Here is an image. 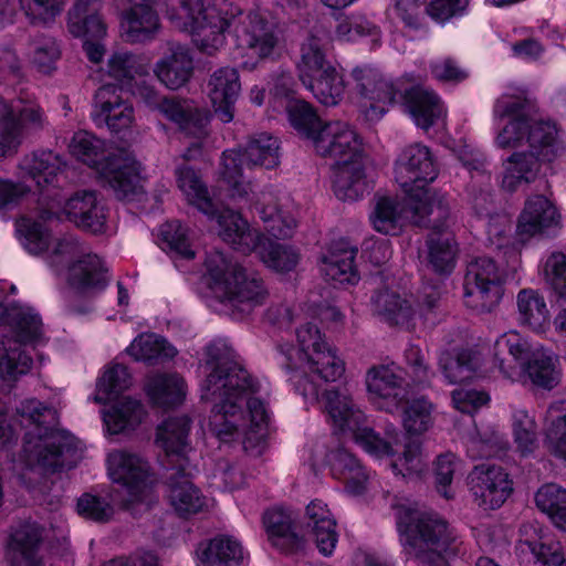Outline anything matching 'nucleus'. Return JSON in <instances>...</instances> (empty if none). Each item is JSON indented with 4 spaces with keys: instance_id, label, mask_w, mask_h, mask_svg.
Wrapping results in <instances>:
<instances>
[{
    "instance_id": "393cba45",
    "label": "nucleus",
    "mask_w": 566,
    "mask_h": 566,
    "mask_svg": "<svg viewBox=\"0 0 566 566\" xmlns=\"http://www.w3.org/2000/svg\"><path fill=\"white\" fill-rule=\"evenodd\" d=\"M207 91L219 119L230 123L234 117V104L241 92L238 71L229 66L216 70L209 77Z\"/></svg>"
},
{
    "instance_id": "864d4df0",
    "label": "nucleus",
    "mask_w": 566,
    "mask_h": 566,
    "mask_svg": "<svg viewBox=\"0 0 566 566\" xmlns=\"http://www.w3.org/2000/svg\"><path fill=\"white\" fill-rule=\"evenodd\" d=\"M511 428L516 450L522 457H528L538 449L537 423L534 415L524 408L514 407Z\"/></svg>"
},
{
    "instance_id": "49530a36",
    "label": "nucleus",
    "mask_w": 566,
    "mask_h": 566,
    "mask_svg": "<svg viewBox=\"0 0 566 566\" xmlns=\"http://www.w3.org/2000/svg\"><path fill=\"white\" fill-rule=\"evenodd\" d=\"M145 390L149 400L163 408L182 403L187 395L185 380L177 374L149 376Z\"/></svg>"
},
{
    "instance_id": "bb28decb",
    "label": "nucleus",
    "mask_w": 566,
    "mask_h": 566,
    "mask_svg": "<svg viewBox=\"0 0 566 566\" xmlns=\"http://www.w3.org/2000/svg\"><path fill=\"white\" fill-rule=\"evenodd\" d=\"M357 248L340 239L331 243L319 259V271L327 281L355 284L359 276L354 264Z\"/></svg>"
},
{
    "instance_id": "bf43d9fd",
    "label": "nucleus",
    "mask_w": 566,
    "mask_h": 566,
    "mask_svg": "<svg viewBox=\"0 0 566 566\" xmlns=\"http://www.w3.org/2000/svg\"><path fill=\"white\" fill-rule=\"evenodd\" d=\"M536 506L566 532V490L555 483L541 486L535 494Z\"/></svg>"
},
{
    "instance_id": "37998d69",
    "label": "nucleus",
    "mask_w": 566,
    "mask_h": 566,
    "mask_svg": "<svg viewBox=\"0 0 566 566\" xmlns=\"http://www.w3.org/2000/svg\"><path fill=\"white\" fill-rule=\"evenodd\" d=\"M200 566H234L245 557L241 543L233 536L220 535L197 549Z\"/></svg>"
},
{
    "instance_id": "6ab92c4d",
    "label": "nucleus",
    "mask_w": 566,
    "mask_h": 566,
    "mask_svg": "<svg viewBox=\"0 0 566 566\" xmlns=\"http://www.w3.org/2000/svg\"><path fill=\"white\" fill-rule=\"evenodd\" d=\"M69 31L84 39V51L92 63H99L105 54L99 40L106 35V25L98 15L96 0H78L69 12Z\"/></svg>"
},
{
    "instance_id": "0e129e2a",
    "label": "nucleus",
    "mask_w": 566,
    "mask_h": 566,
    "mask_svg": "<svg viewBox=\"0 0 566 566\" xmlns=\"http://www.w3.org/2000/svg\"><path fill=\"white\" fill-rule=\"evenodd\" d=\"M128 354L136 360L170 359L177 355V349L164 337L156 334H142L127 348Z\"/></svg>"
},
{
    "instance_id": "7c9ffc66",
    "label": "nucleus",
    "mask_w": 566,
    "mask_h": 566,
    "mask_svg": "<svg viewBox=\"0 0 566 566\" xmlns=\"http://www.w3.org/2000/svg\"><path fill=\"white\" fill-rule=\"evenodd\" d=\"M192 71L193 62L189 50L180 44H171L169 53L154 66L155 76L169 90L182 87L190 80Z\"/></svg>"
},
{
    "instance_id": "680f3d73",
    "label": "nucleus",
    "mask_w": 566,
    "mask_h": 566,
    "mask_svg": "<svg viewBox=\"0 0 566 566\" xmlns=\"http://www.w3.org/2000/svg\"><path fill=\"white\" fill-rule=\"evenodd\" d=\"M84 252H86L85 247L76 238L69 235L51 240L49 250L44 253L49 266L56 274H61L65 269L69 270V266L80 259Z\"/></svg>"
},
{
    "instance_id": "f3484780",
    "label": "nucleus",
    "mask_w": 566,
    "mask_h": 566,
    "mask_svg": "<svg viewBox=\"0 0 566 566\" xmlns=\"http://www.w3.org/2000/svg\"><path fill=\"white\" fill-rule=\"evenodd\" d=\"M45 124V114L36 103H9L0 96V158L19 146L24 132L41 129Z\"/></svg>"
},
{
    "instance_id": "3c124183",
    "label": "nucleus",
    "mask_w": 566,
    "mask_h": 566,
    "mask_svg": "<svg viewBox=\"0 0 566 566\" xmlns=\"http://www.w3.org/2000/svg\"><path fill=\"white\" fill-rule=\"evenodd\" d=\"M536 347L515 331L501 335L494 344V357L502 375L504 376L505 366L524 365Z\"/></svg>"
},
{
    "instance_id": "412c9836",
    "label": "nucleus",
    "mask_w": 566,
    "mask_h": 566,
    "mask_svg": "<svg viewBox=\"0 0 566 566\" xmlns=\"http://www.w3.org/2000/svg\"><path fill=\"white\" fill-rule=\"evenodd\" d=\"M256 210L266 230L275 238L291 237L297 226V207L286 192L273 188L263 190Z\"/></svg>"
},
{
    "instance_id": "9d476101",
    "label": "nucleus",
    "mask_w": 566,
    "mask_h": 566,
    "mask_svg": "<svg viewBox=\"0 0 566 566\" xmlns=\"http://www.w3.org/2000/svg\"><path fill=\"white\" fill-rule=\"evenodd\" d=\"M324 412L333 430L349 436L367 453L376 458L392 454V442L396 441L397 430L387 431L381 438L371 428L365 426V415L353 401L346 389H329L322 395Z\"/></svg>"
},
{
    "instance_id": "338daca9",
    "label": "nucleus",
    "mask_w": 566,
    "mask_h": 566,
    "mask_svg": "<svg viewBox=\"0 0 566 566\" xmlns=\"http://www.w3.org/2000/svg\"><path fill=\"white\" fill-rule=\"evenodd\" d=\"M433 405L423 397L406 402L402 426L409 434H422L433 426Z\"/></svg>"
},
{
    "instance_id": "58836bf2",
    "label": "nucleus",
    "mask_w": 566,
    "mask_h": 566,
    "mask_svg": "<svg viewBox=\"0 0 566 566\" xmlns=\"http://www.w3.org/2000/svg\"><path fill=\"white\" fill-rule=\"evenodd\" d=\"M371 311L382 322L397 326H409L417 315L411 303L391 290L379 291L371 297Z\"/></svg>"
},
{
    "instance_id": "aec40b11",
    "label": "nucleus",
    "mask_w": 566,
    "mask_h": 566,
    "mask_svg": "<svg viewBox=\"0 0 566 566\" xmlns=\"http://www.w3.org/2000/svg\"><path fill=\"white\" fill-rule=\"evenodd\" d=\"M92 118L97 127H106L112 133L129 129L135 122L133 104L123 97L112 83L102 85L95 93Z\"/></svg>"
},
{
    "instance_id": "4468645a",
    "label": "nucleus",
    "mask_w": 566,
    "mask_h": 566,
    "mask_svg": "<svg viewBox=\"0 0 566 566\" xmlns=\"http://www.w3.org/2000/svg\"><path fill=\"white\" fill-rule=\"evenodd\" d=\"M106 462L111 480L122 485L129 497L126 506L148 500L157 476L145 458L126 450H114L107 454Z\"/></svg>"
},
{
    "instance_id": "423d86ee",
    "label": "nucleus",
    "mask_w": 566,
    "mask_h": 566,
    "mask_svg": "<svg viewBox=\"0 0 566 566\" xmlns=\"http://www.w3.org/2000/svg\"><path fill=\"white\" fill-rule=\"evenodd\" d=\"M527 101L523 94L501 95L493 108L494 122L500 125L509 118L496 134L494 143L497 148H518L527 144L530 151L543 160H552L556 154V127L553 123L527 115Z\"/></svg>"
},
{
    "instance_id": "1a4fd4ad",
    "label": "nucleus",
    "mask_w": 566,
    "mask_h": 566,
    "mask_svg": "<svg viewBox=\"0 0 566 566\" xmlns=\"http://www.w3.org/2000/svg\"><path fill=\"white\" fill-rule=\"evenodd\" d=\"M205 266L216 296L239 313L247 315L265 304L269 291L263 280L232 262L221 251L208 253Z\"/></svg>"
},
{
    "instance_id": "09e8293b",
    "label": "nucleus",
    "mask_w": 566,
    "mask_h": 566,
    "mask_svg": "<svg viewBox=\"0 0 566 566\" xmlns=\"http://www.w3.org/2000/svg\"><path fill=\"white\" fill-rule=\"evenodd\" d=\"M64 166L62 157L51 150L34 151L24 156L19 164L21 172L41 188L51 185Z\"/></svg>"
},
{
    "instance_id": "a878e982",
    "label": "nucleus",
    "mask_w": 566,
    "mask_h": 566,
    "mask_svg": "<svg viewBox=\"0 0 566 566\" xmlns=\"http://www.w3.org/2000/svg\"><path fill=\"white\" fill-rule=\"evenodd\" d=\"M63 212L78 228L93 233L105 232L106 208L94 191L84 190L74 193L65 201Z\"/></svg>"
},
{
    "instance_id": "a211bd4d",
    "label": "nucleus",
    "mask_w": 566,
    "mask_h": 566,
    "mask_svg": "<svg viewBox=\"0 0 566 566\" xmlns=\"http://www.w3.org/2000/svg\"><path fill=\"white\" fill-rule=\"evenodd\" d=\"M516 555L521 566H566L560 543L551 539L537 522L520 527Z\"/></svg>"
},
{
    "instance_id": "f257e3e1",
    "label": "nucleus",
    "mask_w": 566,
    "mask_h": 566,
    "mask_svg": "<svg viewBox=\"0 0 566 566\" xmlns=\"http://www.w3.org/2000/svg\"><path fill=\"white\" fill-rule=\"evenodd\" d=\"M206 355L210 371L201 385V397L218 400L209 417L210 431L223 442L242 437L244 450L260 454L270 422L268 384L255 379L224 342L209 344Z\"/></svg>"
},
{
    "instance_id": "72a5a7b5",
    "label": "nucleus",
    "mask_w": 566,
    "mask_h": 566,
    "mask_svg": "<svg viewBox=\"0 0 566 566\" xmlns=\"http://www.w3.org/2000/svg\"><path fill=\"white\" fill-rule=\"evenodd\" d=\"M41 538L35 523L24 522L11 528L7 557L12 566H41L36 548Z\"/></svg>"
},
{
    "instance_id": "6e6552de",
    "label": "nucleus",
    "mask_w": 566,
    "mask_h": 566,
    "mask_svg": "<svg viewBox=\"0 0 566 566\" xmlns=\"http://www.w3.org/2000/svg\"><path fill=\"white\" fill-rule=\"evenodd\" d=\"M23 426L30 427L25 433L23 453L28 465H41L56 470L67 464L66 458L73 452L71 439L55 430L57 412L35 399L21 401L17 408Z\"/></svg>"
},
{
    "instance_id": "dca6fc26",
    "label": "nucleus",
    "mask_w": 566,
    "mask_h": 566,
    "mask_svg": "<svg viewBox=\"0 0 566 566\" xmlns=\"http://www.w3.org/2000/svg\"><path fill=\"white\" fill-rule=\"evenodd\" d=\"M505 274L493 259L481 256L469 263L464 281L467 306L479 312H491L502 298Z\"/></svg>"
},
{
    "instance_id": "ddd939ff",
    "label": "nucleus",
    "mask_w": 566,
    "mask_h": 566,
    "mask_svg": "<svg viewBox=\"0 0 566 566\" xmlns=\"http://www.w3.org/2000/svg\"><path fill=\"white\" fill-rule=\"evenodd\" d=\"M355 82V104L368 122H378L402 96L396 83L385 77L378 70L363 65L352 71Z\"/></svg>"
},
{
    "instance_id": "5701e85b",
    "label": "nucleus",
    "mask_w": 566,
    "mask_h": 566,
    "mask_svg": "<svg viewBox=\"0 0 566 566\" xmlns=\"http://www.w3.org/2000/svg\"><path fill=\"white\" fill-rule=\"evenodd\" d=\"M366 387L370 401L381 410L394 412L403 400V377L395 365L373 366L366 373Z\"/></svg>"
},
{
    "instance_id": "b1692460",
    "label": "nucleus",
    "mask_w": 566,
    "mask_h": 566,
    "mask_svg": "<svg viewBox=\"0 0 566 566\" xmlns=\"http://www.w3.org/2000/svg\"><path fill=\"white\" fill-rule=\"evenodd\" d=\"M504 377L520 382L530 380L535 386L552 389L557 386L560 378L558 358L551 350L537 346L524 365L505 366Z\"/></svg>"
},
{
    "instance_id": "2f4dec72",
    "label": "nucleus",
    "mask_w": 566,
    "mask_h": 566,
    "mask_svg": "<svg viewBox=\"0 0 566 566\" xmlns=\"http://www.w3.org/2000/svg\"><path fill=\"white\" fill-rule=\"evenodd\" d=\"M217 222L219 237L234 250L249 254L258 247L262 234L252 229L239 212L222 210L217 216Z\"/></svg>"
},
{
    "instance_id": "2eb2a0df",
    "label": "nucleus",
    "mask_w": 566,
    "mask_h": 566,
    "mask_svg": "<svg viewBox=\"0 0 566 566\" xmlns=\"http://www.w3.org/2000/svg\"><path fill=\"white\" fill-rule=\"evenodd\" d=\"M157 112L175 124L185 138L191 139L182 158L186 160L198 158L210 134V113L191 101L177 97H166Z\"/></svg>"
},
{
    "instance_id": "c03bdc74",
    "label": "nucleus",
    "mask_w": 566,
    "mask_h": 566,
    "mask_svg": "<svg viewBox=\"0 0 566 566\" xmlns=\"http://www.w3.org/2000/svg\"><path fill=\"white\" fill-rule=\"evenodd\" d=\"M146 416L143 403L128 396L116 399L109 409L103 412L107 431L117 434L135 430Z\"/></svg>"
},
{
    "instance_id": "6e6d98bb",
    "label": "nucleus",
    "mask_w": 566,
    "mask_h": 566,
    "mask_svg": "<svg viewBox=\"0 0 566 566\" xmlns=\"http://www.w3.org/2000/svg\"><path fill=\"white\" fill-rule=\"evenodd\" d=\"M444 378L449 384L471 379L480 366L479 356L471 349H462L457 354L443 353L439 359Z\"/></svg>"
},
{
    "instance_id": "473e14b6",
    "label": "nucleus",
    "mask_w": 566,
    "mask_h": 566,
    "mask_svg": "<svg viewBox=\"0 0 566 566\" xmlns=\"http://www.w3.org/2000/svg\"><path fill=\"white\" fill-rule=\"evenodd\" d=\"M558 223L559 214L555 206L545 196L536 195L526 200L516 231L522 239H527Z\"/></svg>"
},
{
    "instance_id": "9b49d317",
    "label": "nucleus",
    "mask_w": 566,
    "mask_h": 566,
    "mask_svg": "<svg viewBox=\"0 0 566 566\" xmlns=\"http://www.w3.org/2000/svg\"><path fill=\"white\" fill-rule=\"evenodd\" d=\"M412 223L430 228L427 239V261L438 274H450L457 262L458 243L451 231L452 219L447 200L437 199L430 208L421 210L419 198L412 197Z\"/></svg>"
},
{
    "instance_id": "0eeeda50",
    "label": "nucleus",
    "mask_w": 566,
    "mask_h": 566,
    "mask_svg": "<svg viewBox=\"0 0 566 566\" xmlns=\"http://www.w3.org/2000/svg\"><path fill=\"white\" fill-rule=\"evenodd\" d=\"M69 150L76 159L94 169L117 198L130 200L143 193L140 164L127 151L111 153L104 140L85 130L73 135Z\"/></svg>"
},
{
    "instance_id": "c756f323",
    "label": "nucleus",
    "mask_w": 566,
    "mask_h": 566,
    "mask_svg": "<svg viewBox=\"0 0 566 566\" xmlns=\"http://www.w3.org/2000/svg\"><path fill=\"white\" fill-rule=\"evenodd\" d=\"M71 287L82 294H94L103 291L108 284L107 270L96 254L84 252L66 272Z\"/></svg>"
},
{
    "instance_id": "13d9d810",
    "label": "nucleus",
    "mask_w": 566,
    "mask_h": 566,
    "mask_svg": "<svg viewBox=\"0 0 566 566\" xmlns=\"http://www.w3.org/2000/svg\"><path fill=\"white\" fill-rule=\"evenodd\" d=\"M244 156L241 150H226L222 153L220 175L227 182L232 198L243 199L252 191V185L242 177Z\"/></svg>"
},
{
    "instance_id": "052dcab7",
    "label": "nucleus",
    "mask_w": 566,
    "mask_h": 566,
    "mask_svg": "<svg viewBox=\"0 0 566 566\" xmlns=\"http://www.w3.org/2000/svg\"><path fill=\"white\" fill-rule=\"evenodd\" d=\"M518 321L532 329H542L548 319L546 302L537 291L526 289L517 294Z\"/></svg>"
},
{
    "instance_id": "39448f33",
    "label": "nucleus",
    "mask_w": 566,
    "mask_h": 566,
    "mask_svg": "<svg viewBox=\"0 0 566 566\" xmlns=\"http://www.w3.org/2000/svg\"><path fill=\"white\" fill-rule=\"evenodd\" d=\"M396 523L403 552L423 566H447V559L461 549L455 530L437 514L401 505Z\"/></svg>"
},
{
    "instance_id": "ea45409f",
    "label": "nucleus",
    "mask_w": 566,
    "mask_h": 566,
    "mask_svg": "<svg viewBox=\"0 0 566 566\" xmlns=\"http://www.w3.org/2000/svg\"><path fill=\"white\" fill-rule=\"evenodd\" d=\"M373 228L382 234H397L403 221L411 220V209L408 205V195L405 196L401 205L390 197H379L369 216Z\"/></svg>"
},
{
    "instance_id": "603ef678",
    "label": "nucleus",
    "mask_w": 566,
    "mask_h": 566,
    "mask_svg": "<svg viewBox=\"0 0 566 566\" xmlns=\"http://www.w3.org/2000/svg\"><path fill=\"white\" fill-rule=\"evenodd\" d=\"M241 151L247 166L272 169L280 164L279 139L266 133L252 136Z\"/></svg>"
},
{
    "instance_id": "774afa93",
    "label": "nucleus",
    "mask_w": 566,
    "mask_h": 566,
    "mask_svg": "<svg viewBox=\"0 0 566 566\" xmlns=\"http://www.w3.org/2000/svg\"><path fill=\"white\" fill-rule=\"evenodd\" d=\"M506 446L505 437L494 427H486L470 434L467 441L468 453L472 458L497 455Z\"/></svg>"
},
{
    "instance_id": "c85d7f7f",
    "label": "nucleus",
    "mask_w": 566,
    "mask_h": 566,
    "mask_svg": "<svg viewBox=\"0 0 566 566\" xmlns=\"http://www.w3.org/2000/svg\"><path fill=\"white\" fill-rule=\"evenodd\" d=\"M130 8L125 11L122 30L128 42H143L150 39L159 29V18L153 9L154 0H128ZM168 0H165L168 15ZM169 19V17H167Z\"/></svg>"
},
{
    "instance_id": "8fccbe9b",
    "label": "nucleus",
    "mask_w": 566,
    "mask_h": 566,
    "mask_svg": "<svg viewBox=\"0 0 566 566\" xmlns=\"http://www.w3.org/2000/svg\"><path fill=\"white\" fill-rule=\"evenodd\" d=\"M542 158L533 151H514L503 161L502 187L514 191L522 182L533 181L541 167Z\"/></svg>"
},
{
    "instance_id": "f03ea898",
    "label": "nucleus",
    "mask_w": 566,
    "mask_h": 566,
    "mask_svg": "<svg viewBox=\"0 0 566 566\" xmlns=\"http://www.w3.org/2000/svg\"><path fill=\"white\" fill-rule=\"evenodd\" d=\"M171 23L192 34L198 49L209 55L224 44L233 27L237 48L260 60L270 57L280 42L277 27L261 11L242 14L230 0H168Z\"/></svg>"
},
{
    "instance_id": "4c0bfd02",
    "label": "nucleus",
    "mask_w": 566,
    "mask_h": 566,
    "mask_svg": "<svg viewBox=\"0 0 566 566\" xmlns=\"http://www.w3.org/2000/svg\"><path fill=\"white\" fill-rule=\"evenodd\" d=\"M191 420L187 416L170 417L157 427L156 444L167 457L186 459L190 451Z\"/></svg>"
},
{
    "instance_id": "f704fd0d",
    "label": "nucleus",
    "mask_w": 566,
    "mask_h": 566,
    "mask_svg": "<svg viewBox=\"0 0 566 566\" xmlns=\"http://www.w3.org/2000/svg\"><path fill=\"white\" fill-rule=\"evenodd\" d=\"M103 74L116 82L122 92L130 87L138 77L148 75L149 62L146 57L129 51L119 50L113 52L101 69Z\"/></svg>"
},
{
    "instance_id": "5fc2aeb1",
    "label": "nucleus",
    "mask_w": 566,
    "mask_h": 566,
    "mask_svg": "<svg viewBox=\"0 0 566 566\" xmlns=\"http://www.w3.org/2000/svg\"><path fill=\"white\" fill-rule=\"evenodd\" d=\"M303 85L325 106L337 105L345 94L344 77L336 66L303 82Z\"/></svg>"
},
{
    "instance_id": "e433bc0d",
    "label": "nucleus",
    "mask_w": 566,
    "mask_h": 566,
    "mask_svg": "<svg viewBox=\"0 0 566 566\" xmlns=\"http://www.w3.org/2000/svg\"><path fill=\"white\" fill-rule=\"evenodd\" d=\"M307 525L312 528L316 547L324 556H331L338 542L336 518L326 503L313 500L306 506Z\"/></svg>"
},
{
    "instance_id": "69168bd1",
    "label": "nucleus",
    "mask_w": 566,
    "mask_h": 566,
    "mask_svg": "<svg viewBox=\"0 0 566 566\" xmlns=\"http://www.w3.org/2000/svg\"><path fill=\"white\" fill-rule=\"evenodd\" d=\"M253 252H256L259 258L269 268L279 271L287 272L294 269L298 262V255L292 248L273 242L262 234L258 247Z\"/></svg>"
},
{
    "instance_id": "79ce46f5",
    "label": "nucleus",
    "mask_w": 566,
    "mask_h": 566,
    "mask_svg": "<svg viewBox=\"0 0 566 566\" xmlns=\"http://www.w3.org/2000/svg\"><path fill=\"white\" fill-rule=\"evenodd\" d=\"M326 462L333 476L343 480L349 493L359 495L364 492L368 474L350 452L344 448L333 450L326 455Z\"/></svg>"
},
{
    "instance_id": "a18cd8bd",
    "label": "nucleus",
    "mask_w": 566,
    "mask_h": 566,
    "mask_svg": "<svg viewBox=\"0 0 566 566\" xmlns=\"http://www.w3.org/2000/svg\"><path fill=\"white\" fill-rule=\"evenodd\" d=\"M328 39L324 34H311L301 48V61L297 65L301 82L335 67L328 59Z\"/></svg>"
},
{
    "instance_id": "4be33fe9",
    "label": "nucleus",
    "mask_w": 566,
    "mask_h": 566,
    "mask_svg": "<svg viewBox=\"0 0 566 566\" xmlns=\"http://www.w3.org/2000/svg\"><path fill=\"white\" fill-rule=\"evenodd\" d=\"M470 490L476 504L484 510L499 509L512 493V481L503 468L480 464L470 475Z\"/></svg>"
},
{
    "instance_id": "c9c22d12",
    "label": "nucleus",
    "mask_w": 566,
    "mask_h": 566,
    "mask_svg": "<svg viewBox=\"0 0 566 566\" xmlns=\"http://www.w3.org/2000/svg\"><path fill=\"white\" fill-rule=\"evenodd\" d=\"M168 500L180 516L201 512L208 506L207 497L181 471H174L168 476Z\"/></svg>"
},
{
    "instance_id": "20e7f679",
    "label": "nucleus",
    "mask_w": 566,
    "mask_h": 566,
    "mask_svg": "<svg viewBox=\"0 0 566 566\" xmlns=\"http://www.w3.org/2000/svg\"><path fill=\"white\" fill-rule=\"evenodd\" d=\"M296 345L279 344L292 371L290 380L306 401H318L319 388L314 378L337 381L345 374V361L337 349L329 345L321 329L312 323L302 324L295 331Z\"/></svg>"
},
{
    "instance_id": "de8ad7c7",
    "label": "nucleus",
    "mask_w": 566,
    "mask_h": 566,
    "mask_svg": "<svg viewBox=\"0 0 566 566\" xmlns=\"http://www.w3.org/2000/svg\"><path fill=\"white\" fill-rule=\"evenodd\" d=\"M544 446L553 458L566 462V403L564 401L551 403L546 411Z\"/></svg>"
},
{
    "instance_id": "cd10ccee",
    "label": "nucleus",
    "mask_w": 566,
    "mask_h": 566,
    "mask_svg": "<svg viewBox=\"0 0 566 566\" xmlns=\"http://www.w3.org/2000/svg\"><path fill=\"white\" fill-rule=\"evenodd\" d=\"M405 109L415 124L428 132L431 127H444L447 109L432 91L412 88L405 96Z\"/></svg>"
},
{
    "instance_id": "7ed1b4c3",
    "label": "nucleus",
    "mask_w": 566,
    "mask_h": 566,
    "mask_svg": "<svg viewBox=\"0 0 566 566\" xmlns=\"http://www.w3.org/2000/svg\"><path fill=\"white\" fill-rule=\"evenodd\" d=\"M317 155L334 160L332 182L342 201H356L368 190V157L356 129L343 120L325 123L313 137Z\"/></svg>"
},
{
    "instance_id": "f8f14e48",
    "label": "nucleus",
    "mask_w": 566,
    "mask_h": 566,
    "mask_svg": "<svg viewBox=\"0 0 566 566\" xmlns=\"http://www.w3.org/2000/svg\"><path fill=\"white\" fill-rule=\"evenodd\" d=\"M438 176V169L431 150L419 143L406 146L395 161L396 181L408 195V205L412 210V197L419 198L421 210L430 208L437 199L447 200L438 191L427 187Z\"/></svg>"
},
{
    "instance_id": "a19ab883",
    "label": "nucleus",
    "mask_w": 566,
    "mask_h": 566,
    "mask_svg": "<svg viewBox=\"0 0 566 566\" xmlns=\"http://www.w3.org/2000/svg\"><path fill=\"white\" fill-rule=\"evenodd\" d=\"M263 525L271 544L284 553H292L303 546V538L293 531L292 515L283 509L264 513Z\"/></svg>"
},
{
    "instance_id": "4d7b16f0",
    "label": "nucleus",
    "mask_w": 566,
    "mask_h": 566,
    "mask_svg": "<svg viewBox=\"0 0 566 566\" xmlns=\"http://www.w3.org/2000/svg\"><path fill=\"white\" fill-rule=\"evenodd\" d=\"M176 179L178 188L191 205L196 206L207 216L214 213L208 189L191 167L186 165L178 167L176 169Z\"/></svg>"
},
{
    "instance_id": "e2e57ef3",
    "label": "nucleus",
    "mask_w": 566,
    "mask_h": 566,
    "mask_svg": "<svg viewBox=\"0 0 566 566\" xmlns=\"http://www.w3.org/2000/svg\"><path fill=\"white\" fill-rule=\"evenodd\" d=\"M15 232L21 245L31 254H42L51 244L52 235L42 221L21 218L15 222Z\"/></svg>"
}]
</instances>
